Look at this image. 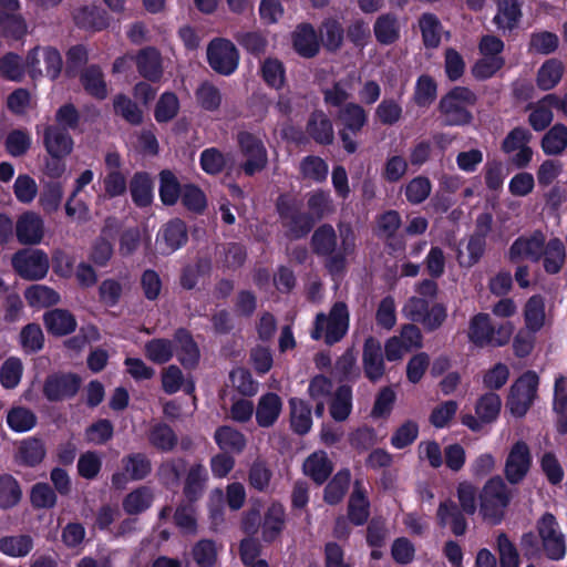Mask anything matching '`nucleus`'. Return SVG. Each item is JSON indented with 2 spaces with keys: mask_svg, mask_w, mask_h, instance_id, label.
<instances>
[{
  "mask_svg": "<svg viewBox=\"0 0 567 567\" xmlns=\"http://www.w3.org/2000/svg\"><path fill=\"white\" fill-rule=\"evenodd\" d=\"M341 243L338 245V235L331 224L318 226L310 238L312 254L323 258V266L331 276H341L348 266V256L355 249V235L350 226L340 228Z\"/></svg>",
  "mask_w": 567,
  "mask_h": 567,
  "instance_id": "nucleus-1",
  "label": "nucleus"
},
{
  "mask_svg": "<svg viewBox=\"0 0 567 567\" xmlns=\"http://www.w3.org/2000/svg\"><path fill=\"white\" fill-rule=\"evenodd\" d=\"M478 96L467 86L456 85L443 94L437 111L444 126L465 127L474 122L472 107L477 104Z\"/></svg>",
  "mask_w": 567,
  "mask_h": 567,
  "instance_id": "nucleus-2",
  "label": "nucleus"
},
{
  "mask_svg": "<svg viewBox=\"0 0 567 567\" xmlns=\"http://www.w3.org/2000/svg\"><path fill=\"white\" fill-rule=\"evenodd\" d=\"M511 321L493 324L486 312H478L470 319L467 338L477 348H499L506 346L514 333Z\"/></svg>",
  "mask_w": 567,
  "mask_h": 567,
  "instance_id": "nucleus-3",
  "label": "nucleus"
},
{
  "mask_svg": "<svg viewBox=\"0 0 567 567\" xmlns=\"http://www.w3.org/2000/svg\"><path fill=\"white\" fill-rule=\"evenodd\" d=\"M349 329V310L348 306L338 301L333 303L329 316L320 312L316 316L315 324L311 330V338L320 340L324 337V342L332 346L339 342Z\"/></svg>",
  "mask_w": 567,
  "mask_h": 567,
  "instance_id": "nucleus-4",
  "label": "nucleus"
},
{
  "mask_svg": "<svg viewBox=\"0 0 567 567\" xmlns=\"http://www.w3.org/2000/svg\"><path fill=\"white\" fill-rule=\"evenodd\" d=\"M509 502L511 496L503 478L498 475L491 477L480 494V511L483 518L493 525L499 524Z\"/></svg>",
  "mask_w": 567,
  "mask_h": 567,
  "instance_id": "nucleus-5",
  "label": "nucleus"
},
{
  "mask_svg": "<svg viewBox=\"0 0 567 567\" xmlns=\"http://www.w3.org/2000/svg\"><path fill=\"white\" fill-rule=\"evenodd\" d=\"M337 121L341 124L339 137L343 150L353 154L358 150V143L352 136H357L368 124V113L364 107L354 102L346 103L337 113Z\"/></svg>",
  "mask_w": 567,
  "mask_h": 567,
  "instance_id": "nucleus-6",
  "label": "nucleus"
},
{
  "mask_svg": "<svg viewBox=\"0 0 567 567\" xmlns=\"http://www.w3.org/2000/svg\"><path fill=\"white\" fill-rule=\"evenodd\" d=\"M276 209L291 239L305 238L316 225L311 214L301 212L297 204L285 195L278 197Z\"/></svg>",
  "mask_w": 567,
  "mask_h": 567,
  "instance_id": "nucleus-7",
  "label": "nucleus"
},
{
  "mask_svg": "<svg viewBox=\"0 0 567 567\" xmlns=\"http://www.w3.org/2000/svg\"><path fill=\"white\" fill-rule=\"evenodd\" d=\"M539 378L535 371L524 372L511 386L507 408L515 417H523L532 406L538 389Z\"/></svg>",
  "mask_w": 567,
  "mask_h": 567,
  "instance_id": "nucleus-8",
  "label": "nucleus"
},
{
  "mask_svg": "<svg viewBox=\"0 0 567 567\" xmlns=\"http://www.w3.org/2000/svg\"><path fill=\"white\" fill-rule=\"evenodd\" d=\"M237 144L240 154L246 158L240 168L246 176H254L267 167L268 152L264 142L248 131H240L237 134Z\"/></svg>",
  "mask_w": 567,
  "mask_h": 567,
  "instance_id": "nucleus-9",
  "label": "nucleus"
},
{
  "mask_svg": "<svg viewBox=\"0 0 567 567\" xmlns=\"http://www.w3.org/2000/svg\"><path fill=\"white\" fill-rule=\"evenodd\" d=\"M16 274L27 280H41L49 271L48 255L38 248H23L13 254L11 259Z\"/></svg>",
  "mask_w": 567,
  "mask_h": 567,
  "instance_id": "nucleus-10",
  "label": "nucleus"
},
{
  "mask_svg": "<svg viewBox=\"0 0 567 567\" xmlns=\"http://www.w3.org/2000/svg\"><path fill=\"white\" fill-rule=\"evenodd\" d=\"M405 310L411 321L422 324L425 331L437 330L447 317L446 307L442 303L430 306L425 298L412 297L409 299Z\"/></svg>",
  "mask_w": 567,
  "mask_h": 567,
  "instance_id": "nucleus-11",
  "label": "nucleus"
},
{
  "mask_svg": "<svg viewBox=\"0 0 567 567\" xmlns=\"http://www.w3.org/2000/svg\"><path fill=\"white\" fill-rule=\"evenodd\" d=\"M207 62L216 73L228 76L238 68L239 52L230 40L215 38L207 47Z\"/></svg>",
  "mask_w": 567,
  "mask_h": 567,
  "instance_id": "nucleus-12",
  "label": "nucleus"
},
{
  "mask_svg": "<svg viewBox=\"0 0 567 567\" xmlns=\"http://www.w3.org/2000/svg\"><path fill=\"white\" fill-rule=\"evenodd\" d=\"M536 528L547 558L551 560L563 559L566 554V544L564 535L559 532L556 517L546 512L537 520Z\"/></svg>",
  "mask_w": 567,
  "mask_h": 567,
  "instance_id": "nucleus-13",
  "label": "nucleus"
},
{
  "mask_svg": "<svg viewBox=\"0 0 567 567\" xmlns=\"http://www.w3.org/2000/svg\"><path fill=\"white\" fill-rule=\"evenodd\" d=\"M533 463L529 446L524 441L515 442L505 460L504 475L512 485L522 483L527 476Z\"/></svg>",
  "mask_w": 567,
  "mask_h": 567,
  "instance_id": "nucleus-14",
  "label": "nucleus"
},
{
  "mask_svg": "<svg viewBox=\"0 0 567 567\" xmlns=\"http://www.w3.org/2000/svg\"><path fill=\"white\" fill-rule=\"evenodd\" d=\"M81 379L76 373H52L43 383L42 393L49 402H61L76 395Z\"/></svg>",
  "mask_w": 567,
  "mask_h": 567,
  "instance_id": "nucleus-15",
  "label": "nucleus"
},
{
  "mask_svg": "<svg viewBox=\"0 0 567 567\" xmlns=\"http://www.w3.org/2000/svg\"><path fill=\"white\" fill-rule=\"evenodd\" d=\"M174 353L186 370H194L200 361V350L192 332L186 328H177L173 334Z\"/></svg>",
  "mask_w": 567,
  "mask_h": 567,
  "instance_id": "nucleus-16",
  "label": "nucleus"
},
{
  "mask_svg": "<svg viewBox=\"0 0 567 567\" xmlns=\"http://www.w3.org/2000/svg\"><path fill=\"white\" fill-rule=\"evenodd\" d=\"M138 74L151 83H158L163 78V61L155 47H145L131 55Z\"/></svg>",
  "mask_w": 567,
  "mask_h": 567,
  "instance_id": "nucleus-17",
  "label": "nucleus"
},
{
  "mask_svg": "<svg viewBox=\"0 0 567 567\" xmlns=\"http://www.w3.org/2000/svg\"><path fill=\"white\" fill-rule=\"evenodd\" d=\"M43 147L50 157H66L74 146V141L63 127L48 124L43 127Z\"/></svg>",
  "mask_w": 567,
  "mask_h": 567,
  "instance_id": "nucleus-18",
  "label": "nucleus"
},
{
  "mask_svg": "<svg viewBox=\"0 0 567 567\" xmlns=\"http://www.w3.org/2000/svg\"><path fill=\"white\" fill-rule=\"evenodd\" d=\"M545 246V237L542 231H535L530 237L520 236L511 245L508 259L515 262L525 257L532 261H538L543 257Z\"/></svg>",
  "mask_w": 567,
  "mask_h": 567,
  "instance_id": "nucleus-19",
  "label": "nucleus"
},
{
  "mask_svg": "<svg viewBox=\"0 0 567 567\" xmlns=\"http://www.w3.org/2000/svg\"><path fill=\"white\" fill-rule=\"evenodd\" d=\"M362 363L365 377L375 382L384 374L382 347L378 339L368 337L363 343Z\"/></svg>",
  "mask_w": 567,
  "mask_h": 567,
  "instance_id": "nucleus-20",
  "label": "nucleus"
},
{
  "mask_svg": "<svg viewBox=\"0 0 567 567\" xmlns=\"http://www.w3.org/2000/svg\"><path fill=\"white\" fill-rule=\"evenodd\" d=\"M43 324L50 336L65 337L76 330L75 316L68 309L53 308L43 313Z\"/></svg>",
  "mask_w": 567,
  "mask_h": 567,
  "instance_id": "nucleus-21",
  "label": "nucleus"
},
{
  "mask_svg": "<svg viewBox=\"0 0 567 567\" xmlns=\"http://www.w3.org/2000/svg\"><path fill=\"white\" fill-rule=\"evenodd\" d=\"M293 50L305 59L315 58L320 51V39L311 23L303 22L297 25L292 33Z\"/></svg>",
  "mask_w": 567,
  "mask_h": 567,
  "instance_id": "nucleus-22",
  "label": "nucleus"
},
{
  "mask_svg": "<svg viewBox=\"0 0 567 567\" xmlns=\"http://www.w3.org/2000/svg\"><path fill=\"white\" fill-rule=\"evenodd\" d=\"M47 455L44 442L37 437L30 436L23 439L17 447L13 460L14 463L23 467L39 466Z\"/></svg>",
  "mask_w": 567,
  "mask_h": 567,
  "instance_id": "nucleus-23",
  "label": "nucleus"
},
{
  "mask_svg": "<svg viewBox=\"0 0 567 567\" xmlns=\"http://www.w3.org/2000/svg\"><path fill=\"white\" fill-rule=\"evenodd\" d=\"M207 468L202 463H194L185 472L183 495L184 501L197 503L204 495L208 482Z\"/></svg>",
  "mask_w": 567,
  "mask_h": 567,
  "instance_id": "nucleus-24",
  "label": "nucleus"
},
{
  "mask_svg": "<svg viewBox=\"0 0 567 567\" xmlns=\"http://www.w3.org/2000/svg\"><path fill=\"white\" fill-rule=\"evenodd\" d=\"M464 514L465 513L460 509L458 505L454 501L446 499L441 502L437 507V524L441 527L450 526L451 532L456 537L463 536L465 535L468 526Z\"/></svg>",
  "mask_w": 567,
  "mask_h": 567,
  "instance_id": "nucleus-25",
  "label": "nucleus"
},
{
  "mask_svg": "<svg viewBox=\"0 0 567 567\" xmlns=\"http://www.w3.org/2000/svg\"><path fill=\"white\" fill-rule=\"evenodd\" d=\"M43 220L35 213H23L16 223V236L22 245H37L43 238Z\"/></svg>",
  "mask_w": 567,
  "mask_h": 567,
  "instance_id": "nucleus-26",
  "label": "nucleus"
},
{
  "mask_svg": "<svg viewBox=\"0 0 567 567\" xmlns=\"http://www.w3.org/2000/svg\"><path fill=\"white\" fill-rule=\"evenodd\" d=\"M306 133L319 145L328 146L334 141L332 122L321 110H315L310 113L306 124Z\"/></svg>",
  "mask_w": 567,
  "mask_h": 567,
  "instance_id": "nucleus-27",
  "label": "nucleus"
},
{
  "mask_svg": "<svg viewBox=\"0 0 567 567\" xmlns=\"http://www.w3.org/2000/svg\"><path fill=\"white\" fill-rule=\"evenodd\" d=\"M73 19L79 29L90 32L103 31L110 24L109 13L97 6H84L78 9Z\"/></svg>",
  "mask_w": 567,
  "mask_h": 567,
  "instance_id": "nucleus-28",
  "label": "nucleus"
},
{
  "mask_svg": "<svg viewBox=\"0 0 567 567\" xmlns=\"http://www.w3.org/2000/svg\"><path fill=\"white\" fill-rule=\"evenodd\" d=\"M84 92L91 97L103 101L109 95L107 83L102 68L99 64L85 66L79 74Z\"/></svg>",
  "mask_w": 567,
  "mask_h": 567,
  "instance_id": "nucleus-29",
  "label": "nucleus"
},
{
  "mask_svg": "<svg viewBox=\"0 0 567 567\" xmlns=\"http://www.w3.org/2000/svg\"><path fill=\"white\" fill-rule=\"evenodd\" d=\"M348 519L354 526H363L370 517V501L360 481L353 484V491L348 502Z\"/></svg>",
  "mask_w": 567,
  "mask_h": 567,
  "instance_id": "nucleus-30",
  "label": "nucleus"
},
{
  "mask_svg": "<svg viewBox=\"0 0 567 567\" xmlns=\"http://www.w3.org/2000/svg\"><path fill=\"white\" fill-rule=\"evenodd\" d=\"M520 0H498L497 12L492 22L498 30L513 31L518 28L523 18Z\"/></svg>",
  "mask_w": 567,
  "mask_h": 567,
  "instance_id": "nucleus-31",
  "label": "nucleus"
},
{
  "mask_svg": "<svg viewBox=\"0 0 567 567\" xmlns=\"http://www.w3.org/2000/svg\"><path fill=\"white\" fill-rule=\"evenodd\" d=\"M187 470L185 457H171L163 461L157 468V478L167 491H176L181 486L182 477Z\"/></svg>",
  "mask_w": 567,
  "mask_h": 567,
  "instance_id": "nucleus-32",
  "label": "nucleus"
},
{
  "mask_svg": "<svg viewBox=\"0 0 567 567\" xmlns=\"http://www.w3.org/2000/svg\"><path fill=\"white\" fill-rule=\"evenodd\" d=\"M154 184L147 172H135L130 179L128 190L133 204L138 208H146L154 199Z\"/></svg>",
  "mask_w": 567,
  "mask_h": 567,
  "instance_id": "nucleus-33",
  "label": "nucleus"
},
{
  "mask_svg": "<svg viewBox=\"0 0 567 567\" xmlns=\"http://www.w3.org/2000/svg\"><path fill=\"white\" fill-rule=\"evenodd\" d=\"M148 444L159 453H171L178 444L174 429L161 421L152 424L146 434Z\"/></svg>",
  "mask_w": 567,
  "mask_h": 567,
  "instance_id": "nucleus-34",
  "label": "nucleus"
},
{
  "mask_svg": "<svg viewBox=\"0 0 567 567\" xmlns=\"http://www.w3.org/2000/svg\"><path fill=\"white\" fill-rule=\"evenodd\" d=\"M286 524L285 508L280 503H272L261 520V538L265 543H274L282 533Z\"/></svg>",
  "mask_w": 567,
  "mask_h": 567,
  "instance_id": "nucleus-35",
  "label": "nucleus"
},
{
  "mask_svg": "<svg viewBox=\"0 0 567 567\" xmlns=\"http://www.w3.org/2000/svg\"><path fill=\"white\" fill-rule=\"evenodd\" d=\"M282 410V400L275 392H267L262 394L257 403L256 408V422L260 427L272 426Z\"/></svg>",
  "mask_w": 567,
  "mask_h": 567,
  "instance_id": "nucleus-36",
  "label": "nucleus"
},
{
  "mask_svg": "<svg viewBox=\"0 0 567 567\" xmlns=\"http://www.w3.org/2000/svg\"><path fill=\"white\" fill-rule=\"evenodd\" d=\"M303 474L317 485L328 481L333 472V464L324 452H313L303 462Z\"/></svg>",
  "mask_w": 567,
  "mask_h": 567,
  "instance_id": "nucleus-37",
  "label": "nucleus"
},
{
  "mask_svg": "<svg viewBox=\"0 0 567 567\" xmlns=\"http://www.w3.org/2000/svg\"><path fill=\"white\" fill-rule=\"evenodd\" d=\"M350 484L351 471L348 467L339 470L324 486L323 502L330 506L339 505L347 495Z\"/></svg>",
  "mask_w": 567,
  "mask_h": 567,
  "instance_id": "nucleus-38",
  "label": "nucleus"
},
{
  "mask_svg": "<svg viewBox=\"0 0 567 567\" xmlns=\"http://www.w3.org/2000/svg\"><path fill=\"white\" fill-rule=\"evenodd\" d=\"M375 40L381 45H391L400 39V24L393 13L379 16L373 25Z\"/></svg>",
  "mask_w": 567,
  "mask_h": 567,
  "instance_id": "nucleus-39",
  "label": "nucleus"
},
{
  "mask_svg": "<svg viewBox=\"0 0 567 567\" xmlns=\"http://www.w3.org/2000/svg\"><path fill=\"white\" fill-rule=\"evenodd\" d=\"M524 321L526 330L537 333L545 324V299L542 295H533L524 306Z\"/></svg>",
  "mask_w": 567,
  "mask_h": 567,
  "instance_id": "nucleus-40",
  "label": "nucleus"
},
{
  "mask_svg": "<svg viewBox=\"0 0 567 567\" xmlns=\"http://www.w3.org/2000/svg\"><path fill=\"white\" fill-rule=\"evenodd\" d=\"M290 406V426L299 435L307 434L312 425L311 406L302 399L291 398Z\"/></svg>",
  "mask_w": 567,
  "mask_h": 567,
  "instance_id": "nucleus-41",
  "label": "nucleus"
},
{
  "mask_svg": "<svg viewBox=\"0 0 567 567\" xmlns=\"http://www.w3.org/2000/svg\"><path fill=\"white\" fill-rule=\"evenodd\" d=\"M553 410L557 415L556 430L567 434V378L559 375L555 380Z\"/></svg>",
  "mask_w": 567,
  "mask_h": 567,
  "instance_id": "nucleus-42",
  "label": "nucleus"
},
{
  "mask_svg": "<svg viewBox=\"0 0 567 567\" xmlns=\"http://www.w3.org/2000/svg\"><path fill=\"white\" fill-rule=\"evenodd\" d=\"M7 425L16 433H25L35 427L38 423L37 414L23 405H13L7 412Z\"/></svg>",
  "mask_w": 567,
  "mask_h": 567,
  "instance_id": "nucleus-43",
  "label": "nucleus"
},
{
  "mask_svg": "<svg viewBox=\"0 0 567 567\" xmlns=\"http://www.w3.org/2000/svg\"><path fill=\"white\" fill-rule=\"evenodd\" d=\"M540 146L548 156L561 155L567 148V126L563 123L554 124L542 137Z\"/></svg>",
  "mask_w": 567,
  "mask_h": 567,
  "instance_id": "nucleus-44",
  "label": "nucleus"
},
{
  "mask_svg": "<svg viewBox=\"0 0 567 567\" xmlns=\"http://www.w3.org/2000/svg\"><path fill=\"white\" fill-rule=\"evenodd\" d=\"M419 28L423 45L426 49H436L441 44L443 25L440 19L431 12H425L419 18Z\"/></svg>",
  "mask_w": 567,
  "mask_h": 567,
  "instance_id": "nucleus-45",
  "label": "nucleus"
},
{
  "mask_svg": "<svg viewBox=\"0 0 567 567\" xmlns=\"http://www.w3.org/2000/svg\"><path fill=\"white\" fill-rule=\"evenodd\" d=\"M22 499L19 481L11 474H0V509L14 508Z\"/></svg>",
  "mask_w": 567,
  "mask_h": 567,
  "instance_id": "nucleus-46",
  "label": "nucleus"
},
{
  "mask_svg": "<svg viewBox=\"0 0 567 567\" xmlns=\"http://www.w3.org/2000/svg\"><path fill=\"white\" fill-rule=\"evenodd\" d=\"M121 462L122 468L132 482L143 481L152 473L151 460L144 453H131L125 455Z\"/></svg>",
  "mask_w": 567,
  "mask_h": 567,
  "instance_id": "nucleus-47",
  "label": "nucleus"
},
{
  "mask_svg": "<svg viewBox=\"0 0 567 567\" xmlns=\"http://www.w3.org/2000/svg\"><path fill=\"white\" fill-rule=\"evenodd\" d=\"M183 192V185L176 175L169 169H163L159 173L158 194L164 206H174L177 204Z\"/></svg>",
  "mask_w": 567,
  "mask_h": 567,
  "instance_id": "nucleus-48",
  "label": "nucleus"
},
{
  "mask_svg": "<svg viewBox=\"0 0 567 567\" xmlns=\"http://www.w3.org/2000/svg\"><path fill=\"white\" fill-rule=\"evenodd\" d=\"M319 39L322 40L323 47L327 51L337 52L342 47L344 29L338 19H324L319 28Z\"/></svg>",
  "mask_w": 567,
  "mask_h": 567,
  "instance_id": "nucleus-49",
  "label": "nucleus"
},
{
  "mask_svg": "<svg viewBox=\"0 0 567 567\" xmlns=\"http://www.w3.org/2000/svg\"><path fill=\"white\" fill-rule=\"evenodd\" d=\"M113 111L115 115L121 116L133 126H138L143 122V111L124 93H118L113 97Z\"/></svg>",
  "mask_w": 567,
  "mask_h": 567,
  "instance_id": "nucleus-50",
  "label": "nucleus"
},
{
  "mask_svg": "<svg viewBox=\"0 0 567 567\" xmlns=\"http://www.w3.org/2000/svg\"><path fill=\"white\" fill-rule=\"evenodd\" d=\"M214 439L219 449L225 452L241 453L246 447L245 435L231 426H219L215 431Z\"/></svg>",
  "mask_w": 567,
  "mask_h": 567,
  "instance_id": "nucleus-51",
  "label": "nucleus"
},
{
  "mask_svg": "<svg viewBox=\"0 0 567 567\" xmlns=\"http://www.w3.org/2000/svg\"><path fill=\"white\" fill-rule=\"evenodd\" d=\"M564 73V64L558 59H549L545 61L537 72V86L543 91L554 89L561 80Z\"/></svg>",
  "mask_w": 567,
  "mask_h": 567,
  "instance_id": "nucleus-52",
  "label": "nucleus"
},
{
  "mask_svg": "<svg viewBox=\"0 0 567 567\" xmlns=\"http://www.w3.org/2000/svg\"><path fill=\"white\" fill-rule=\"evenodd\" d=\"M543 266L547 274L556 275L563 268L566 250L563 241L558 238H551L546 244L543 254Z\"/></svg>",
  "mask_w": 567,
  "mask_h": 567,
  "instance_id": "nucleus-53",
  "label": "nucleus"
},
{
  "mask_svg": "<svg viewBox=\"0 0 567 567\" xmlns=\"http://www.w3.org/2000/svg\"><path fill=\"white\" fill-rule=\"evenodd\" d=\"M33 539L30 535H11L0 538V551L9 557H25L33 549Z\"/></svg>",
  "mask_w": 567,
  "mask_h": 567,
  "instance_id": "nucleus-54",
  "label": "nucleus"
},
{
  "mask_svg": "<svg viewBox=\"0 0 567 567\" xmlns=\"http://www.w3.org/2000/svg\"><path fill=\"white\" fill-rule=\"evenodd\" d=\"M24 298L30 307L47 308L60 302V295L53 288L44 285H33L25 289Z\"/></svg>",
  "mask_w": 567,
  "mask_h": 567,
  "instance_id": "nucleus-55",
  "label": "nucleus"
},
{
  "mask_svg": "<svg viewBox=\"0 0 567 567\" xmlns=\"http://www.w3.org/2000/svg\"><path fill=\"white\" fill-rule=\"evenodd\" d=\"M352 411V389L349 385L338 386L330 403V415L337 422L346 421Z\"/></svg>",
  "mask_w": 567,
  "mask_h": 567,
  "instance_id": "nucleus-56",
  "label": "nucleus"
},
{
  "mask_svg": "<svg viewBox=\"0 0 567 567\" xmlns=\"http://www.w3.org/2000/svg\"><path fill=\"white\" fill-rule=\"evenodd\" d=\"M181 109L176 93L166 91L158 97L154 107V118L158 124L168 123L174 120Z\"/></svg>",
  "mask_w": 567,
  "mask_h": 567,
  "instance_id": "nucleus-57",
  "label": "nucleus"
},
{
  "mask_svg": "<svg viewBox=\"0 0 567 567\" xmlns=\"http://www.w3.org/2000/svg\"><path fill=\"white\" fill-rule=\"evenodd\" d=\"M260 74L264 82L271 89L281 90L286 83V68L277 58H267L261 63Z\"/></svg>",
  "mask_w": 567,
  "mask_h": 567,
  "instance_id": "nucleus-58",
  "label": "nucleus"
},
{
  "mask_svg": "<svg viewBox=\"0 0 567 567\" xmlns=\"http://www.w3.org/2000/svg\"><path fill=\"white\" fill-rule=\"evenodd\" d=\"M162 236L169 250L175 251L188 240L187 226L179 218L172 219L163 227Z\"/></svg>",
  "mask_w": 567,
  "mask_h": 567,
  "instance_id": "nucleus-59",
  "label": "nucleus"
},
{
  "mask_svg": "<svg viewBox=\"0 0 567 567\" xmlns=\"http://www.w3.org/2000/svg\"><path fill=\"white\" fill-rule=\"evenodd\" d=\"M196 503L181 502L173 515L174 524L184 534L194 535L197 532Z\"/></svg>",
  "mask_w": 567,
  "mask_h": 567,
  "instance_id": "nucleus-60",
  "label": "nucleus"
},
{
  "mask_svg": "<svg viewBox=\"0 0 567 567\" xmlns=\"http://www.w3.org/2000/svg\"><path fill=\"white\" fill-rule=\"evenodd\" d=\"M501 408V396L497 393L489 391L481 395L476 401L475 413L485 422V424H489L497 420Z\"/></svg>",
  "mask_w": 567,
  "mask_h": 567,
  "instance_id": "nucleus-61",
  "label": "nucleus"
},
{
  "mask_svg": "<svg viewBox=\"0 0 567 567\" xmlns=\"http://www.w3.org/2000/svg\"><path fill=\"white\" fill-rule=\"evenodd\" d=\"M436 96L437 83L435 80L429 74L420 75L415 83L413 102L419 107H427L436 100Z\"/></svg>",
  "mask_w": 567,
  "mask_h": 567,
  "instance_id": "nucleus-62",
  "label": "nucleus"
},
{
  "mask_svg": "<svg viewBox=\"0 0 567 567\" xmlns=\"http://www.w3.org/2000/svg\"><path fill=\"white\" fill-rule=\"evenodd\" d=\"M153 496L150 489L145 486L135 488L130 492L123 499L122 506L126 514L138 515L152 505Z\"/></svg>",
  "mask_w": 567,
  "mask_h": 567,
  "instance_id": "nucleus-63",
  "label": "nucleus"
},
{
  "mask_svg": "<svg viewBox=\"0 0 567 567\" xmlns=\"http://www.w3.org/2000/svg\"><path fill=\"white\" fill-rule=\"evenodd\" d=\"M559 47V38L550 31H537L530 34L528 52L533 54L549 55Z\"/></svg>",
  "mask_w": 567,
  "mask_h": 567,
  "instance_id": "nucleus-64",
  "label": "nucleus"
}]
</instances>
